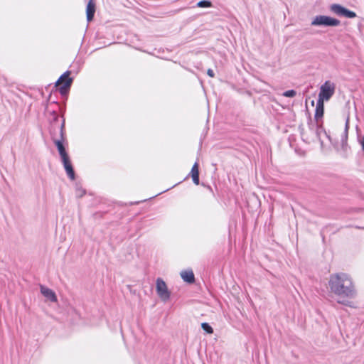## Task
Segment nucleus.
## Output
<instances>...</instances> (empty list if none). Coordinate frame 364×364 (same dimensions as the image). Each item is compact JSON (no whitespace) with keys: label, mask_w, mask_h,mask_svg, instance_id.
Returning <instances> with one entry per match:
<instances>
[{"label":"nucleus","mask_w":364,"mask_h":364,"mask_svg":"<svg viewBox=\"0 0 364 364\" xmlns=\"http://www.w3.org/2000/svg\"><path fill=\"white\" fill-rule=\"evenodd\" d=\"M181 277L183 281L192 284L195 282L194 274L192 270H186L181 272Z\"/></svg>","instance_id":"9b49d317"},{"label":"nucleus","mask_w":364,"mask_h":364,"mask_svg":"<svg viewBox=\"0 0 364 364\" xmlns=\"http://www.w3.org/2000/svg\"><path fill=\"white\" fill-rule=\"evenodd\" d=\"M283 96L287 97H294L296 96V92L294 90H289L287 91H285L283 94Z\"/></svg>","instance_id":"dca6fc26"},{"label":"nucleus","mask_w":364,"mask_h":364,"mask_svg":"<svg viewBox=\"0 0 364 364\" xmlns=\"http://www.w3.org/2000/svg\"><path fill=\"white\" fill-rule=\"evenodd\" d=\"M70 72L66 71L57 80L55 85L60 86V92L65 94L70 87L73 79L69 77Z\"/></svg>","instance_id":"20e7f679"},{"label":"nucleus","mask_w":364,"mask_h":364,"mask_svg":"<svg viewBox=\"0 0 364 364\" xmlns=\"http://www.w3.org/2000/svg\"><path fill=\"white\" fill-rule=\"evenodd\" d=\"M207 74L210 77H213L215 76V73H214V72H213V70L212 69H208L207 70Z\"/></svg>","instance_id":"6ab92c4d"},{"label":"nucleus","mask_w":364,"mask_h":364,"mask_svg":"<svg viewBox=\"0 0 364 364\" xmlns=\"http://www.w3.org/2000/svg\"><path fill=\"white\" fill-rule=\"evenodd\" d=\"M41 294L49 301L52 302H56L58 301L55 293L50 289L41 285Z\"/></svg>","instance_id":"1a4fd4ad"},{"label":"nucleus","mask_w":364,"mask_h":364,"mask_svg":"<svg viewBox=\"0 0 364 364\" xmlns=\"http://www.w3.org/2000/svg\"><path fill=\"white\" fill-rule=\"evenodd\" d=\"M63 128H64V122L62 123V124L60 127L61 139H54L53 140L54 144H55V146L58 148V150L59 154L61 157V159L69 156L68 153L66 152L65 149L63 144Z\"/></svg>","instance_id":"0eeeda50"},{"label":"nucleus","mask_w":364,"mask_h":364,"mask_svg":"<svg viewBox=\"0 0 364 364\" xmlns=\"http://www.w3.org/2000/svg\"><path fill=\"white\" fill-rule=\"evenodd\" d=\"M335 85L330 81H326L320 88V92L318 94L319 101L323 102L324 100L328 101L334 94Z\"/></svg>","instance_id":"7ed1b4c3"},{"label":"nucleus","mask_w":364,"mask_h":364,"mask_svg":"<svg viewBox=\"0 0 364 364\" xmlns=\"http://www.w3.org/2000/svg\"><path fill=\"white\" fill-rule=\"evenodd\" d=\"M80 193H81V195H83V193H85V191H82H82H80Z\"/></svg>","instance_id":"aec40b11"},{"label":"nucleus","mask_w":364,"mask_h":364,"mask_svg":"<svg viewBox=\"0 0 364 364\" xmlns=\"http://www.w3.org/2000/svg\"><path fill=\"white\" fill-rule=\"evenodd\" d=\"M80 193H81V195H83V193H85V191H82H82H80Z\"/></svg>","instance_id":"412c9836"},{"label":"nucleus","mask_w":364,"mask_h":364,"mask_svg":"<svg viewBox=\"0 0 364 364\" xmlns=\"http://www.w3.org/2000/svg\"><path fill=\"white\" fill-rule=\"evenodd\" d=\"M201 328L208 334H212L213 333V328L208 323H202Z\"/></svg>","instance_id":"4468645a"},{"label":"nucleus","mask_w":364,"mask_h":364,"mask_svg":"<svg viewBox=\"0 0 364 364\" xmlns=\"http://www.w3.org/2000/svg\"><path fill=\"white\" fill-rule=\"evenodd\" d=\"M331 11L339 16H344L349 18H353L356 16L354 11H350L340 4H334L331 5Z\"/></svg>","instance_id":"423d86ee"},{"label":"nucleus","mask_w":364,"mask_h":364,"mask_svg":"<svg viewBox=\"0 0 364 364\" xmlns=\"http://www.w3.org/2000/svg\"><path fill=\"white\" fill-rule=\"evenodd\" d=\"M95 12V4L92 0H90L86 9L87 19L88 21H91L93 19Z\"/></svg>","instance_id":"9d476101"},{"label":"nucleus","mask_w":364,"mask_h":364,"mask_svg":"<svg viewBox=\"0 0 364 364\" xmlns=\"http://www.w3.org/2000/svg\"><path fill=\"white\" fill-rule=\"evenodd\" d=\"M348 128H349V119H347L346 122V126H345V132H344L346 138H347Z\"/></svg>","instance_id":"a211bd4d"},{"label":"nucleus","mask_w":364,"mask_h":364,"mask_svg":"<svg viewBox=\"0 0 364 364\" xmlns=\"http://www.w3.org/2000/svg\"><path fill=\"white\" fill-rule=\"evenodd\" d=\"M80 193H81V195H83V193H85V191H82H82H80Z\"/></svg>","instance_id":"4be33fe9"},{"label":"nucleus","mask_w":364,"mask_h":364,"mask_svg":"<svg viewBox=\"0 0 364 364\" xmlns=\"http://www.w3.org/2000/svg\"><path fill=\"white\" fill-rule=\"evenodd\" d=\"M197 6L208 8L212 6V3L210 1L203 0L197 4Z\"/></svg>","instance_id":"2eb2a0df"},{"label":"nucleus","mask_w":364,"mask_h":364,"mask_svg":"<svg viewBox=\"0 0 364 364\" xmlns=\"http://www.w3.org/2000/svg\"><path fill=\"white\" fill-rule=\"evenodd\" d=\"M341 23L340 21L323 15L316 16L311 21V26H338Z\"/></svg>","instance_id":"f03ea898"},{"label":"nucleus","mask_w":364,"mask_h":364,"mask_svg":"<svg viewBox=\"0 0 364 364\" xmlns=\"http://www.w3.org/2000/svg\"><path fill=\"white\" fill-rule=\"evenodd\" d=\"M191 177L193 183L196 185L199 184V171H198V164L196 162L191 171Z\"/></svg>","instance_id":"f8f14e48"},{"label":"nucleus","mask_w":364,"mask_h":364,"mask_svg":"<svg viewBox=\"0 0 364 364\" xmlns=\"http://www.w3.org/2000/svg\"><path fill=\"white\" fill-rule=\"evenodd\" d=\"M323 109H324V105L323 102L317 101L316 107V112H315V119L316 120H318V119L321 118L323 115Z\"/></svg>","instance_id":"ddd939ff"},{"label":"nucleus","mask_w":364,"mask_h":364,"mask_svg":"<svg viewBox=\"0 0 364 364\" xmlns=\"http://www.w3.org/2000/svg\"><path fill=\"white\" fill-rule=\"evenodd\" d=\"M322 132H323L326 134V132L323 129V128L316 125V134L318 139H320L321 134Z\"/></svg>","instance_id":"f3484780"},{"label":"nucleus","mask_w":364,"mask_h":364,"mask_svg":"<svg viewBox=\"0 0 364 364\" xmlns=\"http://www.w3.org/2000/svg\"><path fill=\"white\" fill-rule=\"evenodd\" d=\"M156 289L157 294L162 301H166L170 299L171 293L168 289L166 284L162 279L158 278L156 279Z\"/></svg>","instance_id":"39448f33"},{"label":"nucleus","mask_w":364,"mask_h":364,"mask_svg":"<svg viewBox=\"0 0 364 364\" xmlns=\"http://www.w3.org/2000/svg\"><path fill=\"white\" fill-rule=\"evenodd\" d=\"M61 160H62L63 166L65 168V170L66 171V173H67L68 176L71 180H74L75 178V171L73 170V166L71 164V162H70L69 156H68L66 158H64V159H62Z\"/></svg>","instance_id":"6e6552de"},{"label":"nucleus","mask_w":364,"mask_h":364,"mask_svg":"<svg viewBox=\"0 0 364 364\" xmlns=\"http://www.w3.org/2000/svg\"><path fill=\"white\" fill-rule=\"evenodd\" d=\"M328 286L331 292L338 296L337 302L354 308L355 306L347 299L355 296V289L351 279L345 273L333 274L330 276Z\"/></svg>","instance_id":"f257e3e1"}]
</instances>
